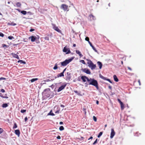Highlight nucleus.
<instances>
[{
    "label": "nucleus",
    "mask_w": 145,
    "mask_h": 145,
    "mask_svg": "<svg viewBox=\"0 0 145 145\" xmlns=\"http://www.w3.org/2000/svg\"><path fill=\"white\" fill-rule=\"evenodd\" d=\"M88 82L89 85H91L94 86L98 90L99 89L98 84L97 81L94 79H91L90 78L89 79V81Z\"/></svg>",
    "instance_id": "obj_1"
},
{
    "label": "nucleus",
    "mask_w": 145,
    "mask_h": 145,
    "mask_svg": "<svg viewBox=\"0 0 145 145\" xmlns=\"http://www.w3.org/2000/svg\"><path fill=\"white\" fill-rule=\"evenodd\" d=\"M86 60L88 61L87 64L88 66L91 68L92 70L94 69L96 67V65L94 64L92 62L90 59H87Z\"/></svg>",
    "instance_id": "obj_2"
},
{
    "label": "nucleus",
    "mask_w": 145,
    "mask_h": 145,
    "mask_svg": "<svg viewBox=\"0 0 145 145\" xmlns=\"http://www.w3.org/2000/svg\"><path fill=\"white\" fill-rule=\"evenodd\" d=\"M72 60V57H71L68 59H66L65 61L61 62V65L62 66H65L71 62Z\"/></svg>",
    "instance_id": "obj_3"
},
{
    "label": "nucleus",
    "mask_w": 145,
    "mask_h": 145,
    "mask_svg": "<svg viewBox=\"0 0 145 145\" xmlns=\"http://www.w3.org/2000/svg\"><path fill=\"white\" fill-rule=\"evenodd\" d=\"M66 86V84H63L61 85L57 89V91L59 92L62 90L64 89Z\"/></svg>",
    "instance_id": "obj_4"
},
{
    "label": "nucleus",
    "mask_w": 145,
    "mask_h": 145,
    "mask_svg": "<svg viewBox=\"0 0 145 145\" xmlns=\"http://www.w3.org/2000/svg\"><path fill=\"white\" fill-rule=\"evenodd\" d=\"M63 52L66 53V54H69L71 53V51L69 50V49L67 48L66 46H65L63 50Z\"/></svg>",
    "instance_id": "obj_5"
},
{
    "label": "nucleus",
    "mask_w": 145,
    "mask_h": 145,
    "mask_svg": "<svg viewBox=\"0 0 145 145\" xmlns=\"http://www.w3.org/2000/svg\"><path fill=\"white\" fill-rule=\"evenodd\" d=\"M81 79L82 80L83 82H85L86 81V79L88 82L89 81V79L88 77L85 76H82L81 77Z\"/></svg>",
    "instance_id": "obj_6"
},
{
    "label": "nucleus",
    "mask_w": 145,
    "mask_h": 145,
    "mask_svg": "<svg viewBox=\"0 0 145 145\" xmlns=\"http://www.w3.org/2000/svg\"><path fill=\"white\" fill-rule=\"evenodd\" d=\"M61 8L63 9L64 10H66L68 8V6L65 4H62L61 5Z\"/></svg>",
    "instance_id": "obj_7"
},
{
    "label": "nucleus",
    "mask_w": 145,
    "mask_h": 145,
    "mask_svg": "<svg viewBox=\"0 0 145 145\" xmlns=\"http://www.w3.org/2000/svg\"><path fill=\"white\" fill-rule=\"evenodd\" d=\"M115 134V133L113 129H111V133H110V138H112Z\"/></svg>",
    "instance_id": "obj_8"
},
{
    "label": "nucleus",
    "mask_w": 145,
    "mask_h": 145,
    "mask_svg": "<svg viewBox=\"0 0 145 145\" xmlns=\"http://www.w3.org/2000/svg\"><path fill=\"white\" fill-rule=\"evenodd\" d=\"M118 102L120 103V106H121V109L122 110H123L124 108V105L123 103L120 100V99H118Z\"/></svg>",
    "instance_id": "obj_9"
},
{
    "label": "nucleus",
    "mask_w": 145,
    "mask_h": 145,
    "mask_svg": "<svg viewBox=\"0 0 145 145\" xmlns=\"http://www.w3.org/2000/svg\"><path fill=\"white\" fill-rule=\"evenodd\" d=\"M82 71L86 73L87 74H91V72L89 69L85 68L82 69Z\"/></svg>",
    "instance_id": "obj_10"
},
{
    "label": "nucleus",
    "mask_w": 145,
    "mask_h": 145,
    "mask_svg": "<svg viewBox=\"0 0 145 145\" xmlns=\"http://www.w3.org/2000/svg\"><path fill=\"white\" fill-rule=\"evenodd\" d=\"M29 39H31V41L32 42H34L37 39V37L35 36H31L29 37Z\"/></svg>",
    "instance_id": "obj_11"
},
{
    "label": "nucleus",
    "mask_w": 145,
    "mask_h": 145,
    "mask_svg": "<svg viewBox=\"0 0 145 145\" xmlns=\"http://www.w3.org/2000/svg\"><path fill=\"white\" fill-rule=\"evenodd\" d=\"M100 77L102 79L105 80H106L109 82L110 83H112V82L110 81V80L109 79H107L106 78L103 76L101 75H100Z\"/></svg>",
    "instance_id": "obj_12"
},
{
    "label": "nucleus",
    "mask_w": 145,
    "mask_h": 145,
    "mask_svg": "<svg viewBox=\"0 0 145 145\" xmlns=\"http://www.w3.org/2000/svg\"><path fill=\"white\" fill-rule=\"evenodd\" d=\"M66 68H65L63 70V71L60 74H58L57 75V77H61V76H64V74H63V73H64V71L66 70Z\"/></svg>",
    "instance_id": "obj_13"
},
{
    "label": "nucleus",
    "mask_w": 145,
    "mask_h": 145,
    "mask_svg": "<svg viewBox=\"0 0 145 145\" xmlns=\"http://www.w3.org/2000/svg\"><path fill=\"white\" fill-rule=\"evenodd\" d=\"M11 54L13 57L19 59L20 58L17 54L14 53H12Z\"/></svg>",
    "instance_id": "obj_14"
},
{
    "label": "nucleus",
    "mask_w": 145,
    "mask_h": 145,
    "mask_svg": "<svg viewBox=\"0 0 145 145\" xmlns=\"http://www.w3.org/2000/svg\"><path fill=\"white\" fill-rule=\"evenodd\" d=\"M15 133L17 135L18 137H19L20 134V132L19 130L17 129L15 130Z\"/></svg>",
    "instance_id": "obj_15"
},
{
    "label": "nucleus",
    "mask_w": 145,
    "mask_h": 145,
    "mask_svg": "<svg viewBox=\"0 0 145 145\" xmlns=\"http://www.w3.org/2000/svg\"><path fill=\"white\" fill-rule=\"evenodd\" d=\"M54 29L60 33H62L61 31V30L59 29V28H54Z\"/></svg>",
    "instance_id": "obj_16"
},
{
    "label": "nucleus",
    "mask_w": 145,
    "mask_h": 145,
    "mask_svg": "<svg viewBox=\"0 0 145 145\" xmlns=\"http://www.w3.org/2000/svg\"><path fill=\"white\" fill-rule=\"evenodd\" d=\"M90 19L91 20H94L95 19V18L93 14H91L89 16Z\"/></svg>",
    "instance_id": "obj_17"
},
{
    "label": "nucleus",
    "mask_w": 145,
    "mask_h": 145,
    "mask_svg": "<svg viewBox=\"0 0 145 145\" xmlns=\"http://www.w3.org/2000/svg\"><path fill=\"white\" fill-rule=\"evenodd\" d=\"M76 53L77 54H78L79 56H80V57H81L83 56V55H82L80 52L79 50H76Z\"/></svg>",
    "instance_id": "obj_18"
},
{
    "label": "nucleus",
    "mask_w": 145,
    "mask_h": 145,
    "mask_svg": "<svg viewBox=\"0 0 145 145\" xmlns=\"http://www.w3.org/2000/svg\"><path fill=\"white\" fill-rule=\"evenodd\" d=\"M97 64L99 66V68L101 69L103 65L101 63L100 61H98L97 62Z\"/></svg>",
    "instance_id": "obj_19"
},
{
    "label": "nucleus",
    "mask_w": 145,
    "mask_h": 145,
    "mask_svg": "<svg viewBox=\"0 0 145 145\" xmlns=\"http://www.w3.org/2000/svg\"><path fill=\"white\" fill-rule=\"evenodd\" d=\"M114 79V80L116 82H118V79L117 78V76L116 75H114L113 76Z\"/></svg>",
    "instance_id": "obj_20"
},
{
    "label": "nucleus",
    "mask_w": 145,
    "mask_h": 145,
    "mask_svg": "<svg viewBox=\"0 0 145 145\" xmlns=\"http://www.w3.org/2000/svg\"><path fill=\"white\" fill-rule=\"evenodd\" d=\"M38 80V78H33L30 80V81L31 82H33Z\"/></svg>",
    "instance_id": "obj_21"
},
{
    "label": "nucleus",
    "mask_w": 145,
    "mask_h": 145,
    "mask_svg": "<svg viewBox=\"0 0 145 145\" xmlns=\"http://www.w3.org/2000/svg\"><path fill=\"white\" fill-rule=\"evenodd\" d=\"M18 63H20L21 64L23 63V64H25L26 62L25 61H24L22 60H19L18 61Z\"/></svg>",
    "instance_id": "obj_22"
},
{
    "label": "nucleus",
    "mask_w": 145,
    "mask_h": 145,
    "mask_svg": "<svg viewBox=\"0 0 145 145\" xmlns=\"http://www.w3.org/2000/svg\"><path fill=\"white\" fill-rule=\"evenodd\" d=\"M8 24L10 25L14 26L16 25V24L14 23H8Z\"/></svg>",
    "instance_id": "obj_23"
},
{
    "label": "nucleus",
    "mask_w": 145,
    "mask_h": 145,
    "mask_svg": "<svg viewBox=\"0 0 145 145\" xmlns=\"http://www.w3.org/2000/svg\"><path fill=\"white\" fill-rule=\"evenodd\" d=\"M64 128L62 126H60V127L59 128V130L61 131L63 130H64Z\"/></svg>",
    "instance_id": "obj_24"
},
{
    "label": "nucleus",
    "mask_w": 145,
    "mask_h": 145,
    "mask_svg": "<svg viewBox=\"0 0 145 145\" xmlns=\"http://www.w3.org/2000/svg\"><path fill=\"white\" fill-rule=\"evenodd\" d=\"M103 133L102 132H100L99 133V135H98L97 136V137L98 138H99L103 134Z\"/></svg>",
    "instance_id": "obj_25"
},
{
    "label": "nucleus",
    "mask_w": 145,
    "mask_h": 145,
    "mask_svg": "<svg viewBox=\"0 0 145 145\" xmlns=\"http://www.w3.org/2000/svg\"><path fill=\"white\" fill-rule=\"evenodd\" d=\"M57 68H58V67H57V64L56 63L55 64V65L54 67L53 68V69L54 70H56L57 69Z\"/></svg>",
    "instance_id": "obj_26"
},
{
    "label": "nucleus",
    "mask_w": 145,
    "mask_h": 145,
    "mask_svg": "<svg viewBox=\"0 0 145 145\" xmlns=\"http://www.w3.org/2000/svg\"><path fill=\"white\" fill-rule=\"evenodd\" d=\"M8 105L7 103H5L3 105L2 107H6L8 106Z\"/></svg>",
    "instance_id": "obj_27"
},
{
    "label": "nucleus",
    "mask_w": 145,
    "mask_h": 145,
    "mask_svg": "<svg viewBox=\"0 0 145 145\" xmlns=\"http://www.w3.org/2000/svg\"><path fill=\"white\" fill-rule=\"evenodd\" d=\"M16 5L18 7H20L21 6V4L20 3L18 2L16 3Z\"/></svg>",
    "instance_id": "obj_28"
},
{
    "label": "nucleus",
    "mask_w": 145,
    "mask_h": 145,
    "mask_svg": "<svg viewBox=\"0 0 145 145\" xmlns=\"http://www.w3.org/2000/svg\"><path fill=\"white\" fill-rule=\"evenodd\" d=\"M17 127V126L16 125V123H14V126L13 127V129H15Z\"/></svg>",
    "instance_id": "obj_29"
},
{
    "label": "nucleus",
    "mask_w": 145,
    "mask_h": 145,
    "mask_svg": "<svg viewBox=\"0 0 145 145\" xmlns=\"http://www.w3.org/2000/svg\"><path fill=\"white\" fill-rule=\"evenodd\" d=\"M93 50L95 52H97V51L95 48L93 46H92L91 47Z\"/></svg>",
    "instance_id": "obj_30"
},
{
    "label": "nucleus",
    "mask_w": 145,
    "mask_h": 145,
    "mask_svg": "<svg viewBox=\"0 0 145 145\" xmlns=\"http://www.w3.org/2000/svg\"><path fill=\"white\" fill-rule=\"evenodd\" d=\"M21 13L22 14H24V15H25V14H26V12L25 11H24V10H23V11H22L21 12Z\"/></svg>",
    "instance_id": "obj_31"
},
{
    "label": "nucleus",
    "mask_w": 145,
    "mask_h": 145,
    "mask_svg": "<svg viewBox=\"0 0 145 145\" xmlns=\"http://www.w3.org/2000/svg\"><path fill=\"white\" fill-rule=\"evenodd\" d=\"M8 38L10 40H12L13 39H14V38L13 36H8Z\"/></svg>",
    "instance_id": "obj_32"
},
{
    "label": "nucleus",
    "mask_w": 145,
    "mask_h": 145,
    "mask_svg": "<svg viewBox=\"0 0 145 145\" xmlns=\"http://www.w3.org/2000/svg\"><path fill=\"white\" fill-rule=\"evenodd\" d=\"M80 62L81 63H82L83 64H85L86 63L84 60H81L80 61Z\"/></svg>",
    "instance_id": "obj_33"
},
{
    "label": "nucleus",
    "mask_w": 145,
    "mask_h": 145,
    "mask_svg": "<svg viewBox=\"0 0 145 145\" xmlns=\"http://www.w3.org/2000/svg\"><path fill=\"white\" fill-rule=\"evenodd\" d=\"M26 112V110H23L22 109L21 110L20 112L22 113H24Z\"/></svg>",
    "instance_id": "obj_34"
},
{
    "label": "nucleus",
    "mask_w": 145,
    "mask_h": 145,
    "mask_svg": "<svg viewBox=\"0 0 145 145\" xmlns=\"http://www.w3.org/2000/svg\"><path fill=\"white\" fill-rule=\"evenodd\" d=\"M93 120L95 121H97V118H96V117H95V116H93Z\"/></svg>",
    "instance_id": "obj_35"
},
{
    "label": "nucleus",
    "mask_w": 145,
    "mask_h": 145,
    "mask_svg": "<svg viewBox=\"0 0 145 145\" xmlns=\"http://www.w3.org/2000/svg\"><path fill=\"white\" fill-rule=\"evenodd\" d=\"M85 40H86V41H87L88 42H89L90 41H89V38L88 37H86V38H85Z\"/></svg>",
    "instance_id": "obj_36"
},
{
    "label": "nucleus",
    "mask_w": 145,
    "mask_h": 145,
    "mask_svg": "<svg viewBox=\"0 0 145 145\" xmlns=\"http://www.w3.org/2000/svg\"><path fill=\"white\" fill-rule=\"evenodd\" d=\"M3 129L2 128H0V134H1L3 132Z\"/></svg>",
    "instance_id": "obj_37"
},
{
    "label": "nucleus",
    "mask_w": 145,
    "mask_h": 145,
    "mask_svg": "<svg viewBox=\"0 0 145 145\" xmlns=\"http://www.w3.org/2000/svg\"><path fill=\"white\" fill-rule=\"evenodd\" d=\"M4 34L0 32V36L2 37H4Z\"/></svg>",
    "instance_id": "obj_38"
},
{
    "label": "nucleus",
    "mask_w": 145,
    "mask_h": 145,
    "mask_svg": "<svg viewBox=\"0 0 145 145\" xmlns=\"http://www.w3.org/2000/svg\"><path fill=\"white\" fill-rule=\"evenodd\" d=\"M2 80H6V78L4 77H1L0 78V81Z\"/></svg>",
    "instance_id": "obj_39"
},
{
    "label": "nucleus",
    "mask_w": 145,
    "mask_h": 145,
    "mask_svg": "<svg viewBox=\"0 0 145 145\" xmlns=\"http://www.w3.org/2000/svg\"><path fill=\"white\" fill-rule=\"evenodd\" d=\"M97 139H96V140L94 142H93V145H94L96 143H97Z\"/></svg>",
    "instance_id": "obj_40"
},
{
    "label": "nucleus",
    "mask_w": 145,
    "mask_h": 145,
    "mask_svg": "<svg viewBox=\"0 0 145 145\" xmlns=\"http://www.w3.org/2000/svg\"><path fill=\"white\" fill-rule=\"evenodd\" d=\"M28 118L27 117H26L25 118L24 120L25 122H26Z\"/></svg>",
    "instance_id": "obj_41"
},
{
    "label": "nucleus",
    "mask_w": 145,
    "mask_h": 145,
    "mask_svg": "<svg viewBox=\"0 0 145 145\" xmlns=\"http://www.w3.org/2000/svg\"><path fill=\"white\" fill-rule=\"evenodd\" d=\"M88 43L91 47L93 46L90 41Z\"/></svg>",
    "instance_id": "obj_42"
},
{
    "label": "nucleus",
    "mask_w": 145,
    "mask_h": 145,
    "mask_svg": "<svg viewBox=\"0 0 145 145\" xmlns=\"http://www.w3.org/2000/svg\"><path fill=\"white\" fill-rule=\"evenodd\" d=\"M1 91L2 93H4L5 92V90L3 89H1Z\"/></svg>",
    "instance_id": "obj_43"
},
{
    "label": "nucleus",
    "mask_w": 145,
    "mask_h": 145,
    "mask_svg": "<svg viewBox=\"0 0 145 145\" xmlns=\"http://www.w3.org/2000/svg\"><path fill=\"white\" fill-rule=\"evenodd\" d=\"M61 137L60 136H58L57 137V138L58 139H61Z\"/></svg>",
    "instance_id": "obj_44"
},
{
    "label": "nucleus",
    "mask_w": 145,
    "mask_h": 145,
    "mask_svg": "<svg viewBox=\"0 0 145 145\" xmlns=\"http://www.w3.org/2000/svg\"><path fill=\"white\" fill-rule=\"evenodd\" d=\"M127 68H128V69L129 70H130V71H132V69H131V68H130V67H127Z\"/></svg>",
    "instance_id": "obj_45"
},
{
    "label": "nucleus",
    "mask_w": 145,
    "mask_h": 145,
    "mask_svg": "<svg viewBox=\"0 0 145 145\" xmlns=\"http://www.w3.org/2000/svg\"><path fill=\"white\" fill-rule=\"evenodd\" d=\"M35 30V29H31L30 30V32H32L34 31Z\"/></svg>",
    "instance_id": "obj_46"
},
{
    "label": "nucleus",
    "mask_w": 145,
    "mask_h": 145,
    "mask_svg": "<svg viewBox=\"0 0 145 145\" xmlns=\"http://www.w3.org/2000/svg\"><path fill=\"white\" fill-rule=\"evenodd\" d=\"M93 138V137L92 136H91L88 139V140H89L90 139H92Z\"/></svg>",
    "instance_id": "obj_47"
},
{
    "label": "nucleus",
    "mask_w": 145,
    "mask_h": 145,
    "mask_svg": "<svg viewBox=\"0 0 145 145\" xmlns=\"http://www.w3.org/2000/svg\"><path fill=\"white\" fill-rule=\"evenodd\" d=\"M138 82L139 83V85H140L141 83H140V80H138Z\"/></svg>",
    "instance_id": "obj_48"
},
{
    "label": "nucleus",
    "mask_w": 145,
    "mask_h": 145,
    "mask_svg": "<svg viewBox=\"0 0 145 145\" xmlns=\"http://www.w3.org/2000/svg\"><path fill=\"white\" fill-rule=\"evenodd\" d=\"M63 124V123L62 121H60L59 122V124H60V125H62V124Z\"/></svg>",
    "instance_id": "obj_49"
},
{
    "label": "nucleus",
    "mask_w": 145,
    "mask_h": 145,
    "mask_svg": "<svg viewBox=\"0 0 145 145\" xmlns=\"http://www.w3.org/2000/svg\"><path fill=\"white\" fill-rule=\"evenodd\" d=\"M67 75L68 76H69L70 75V73H69V72H67Z\"/></svg>",
    "instance_id": "obj_50"
},
{
    "label": "nucleus",
    "mask_w": 145,
    "mask_h": 145,
    "mask_svg": "<svg viewBox=\"0 0 145 145\" xmlns=\"http://www.w3.org/2000/svg\"><path fill=\"white\" fill-rule=\"evenodd\" d=\"M99 102L98 101H96V104H97V105H98L99 104Z\"/></svg>",
    "instance_id": "obj_51"
},
{
    "label": "nucleus",
    "mask_w": 145,
    "mask_h": 145,
    "mask_svg": "<svg viewBox=\"0 0 145 145\" xmlns=\"http://www.w3.org/2000/svg\"><path fill=\"white\" fill-rule=\"evenodd\" d=\"M60 106L62 107H64V106L63 105H61Z\"/></svg>",
    "instance_id": "obj_52"
},
{
    "label": "nucleus",
    "mask_w": 145,
    "mask_h": 145,
    "mask_svg": "<svg viewBox=\"0 0 145 145\" xmlns=\"http://www.w3.org/2000/svg\"><path fill=\"white\" fill-rule=\"evenodd\" d=\"M50 115H52V116H54V114L53 113L51 114H50Z\"/></svg>",
    "instance_id": "obj_53"
},
{
    "label": "nucleus",
    "mask_w": 145,
    "mask_h": 145,
    "mask_svg": "<svg viewBox=\"0 0 145 145\" xmlns=\"http://www.w3.org/2000/svg\"><path fill=\"white\" fill-rule=\"evenodd\" d=\"M81 138L82 139V140H84V137H81Z\"/></svg>",
    "instance_id": "obj_54"
},
{
    "label": "nucleus",
    "mask_w": 145,
    "mask_h": 145,
    "mask_svg": "<svg viewBox=\"0 0 145 145\" xmlns=\"http://www.w3.org/2000/svg\"><path fill=\"white\" fill-rule=\"evenodd\" d=\"M108 88L109 89H112V87H111V86H109Z\"/></svg>",
    "instance_id": "obj_55"
},
{
    "label": "nucleus",
    "mask_w": 145,
    "mask_h": 145,
    "mask_svg": "<svg viewBox=\"0 0 145 145\" xmlns=\"http://www.w3.org/2000/svg\"><path fill=\"white\" fill-rule=\"evenodd\" d=\"M76 46V45L75 44H73V46L75 47Z\"/></svg>",
    "instance_id": "obj_56"
},
{
    "label": "nucleus",
    "mask_w": 145,
    "mask_h": 145,
    "mask_svg": "<svg viewBox=\"0 0 145 145\" xmlns=\"http://www.w3.org/2000/svg\"><path fill=\"white\" fill-rule=\"evenodd\" d=\"M84 110L85 111V114H86V109H84Z\"/></svg>",
    "instance_id": "obj_57"
},
{
    "label": "nucleus",
    "mask_w": 145,
    "mask_h": 145,
    "mask_svg": "<svg viewBox=\"0 0 145 145\" xmlns=\"http://www.w3.org/2000/svg\"><path fill=\"white\" fill-rule=\"evenodd\" d=\"M121 63L122 64V65L123 64V61H121Z\"/></svg>",
    "instance_id": "obj_58"
},
{
    "label": "nucleus",
    "mask_w": 145,
    "mask_h": 145,
    "mask_svg": "<svg viewBox=\"0 0 145 145\" xmlns=\"http://www.w3.org/2000/svg\"><path fill=\"white\" fill-rule=\"evenodd\" d=\"M108 5L110 7V3H109L108 4Z\"/></svg>",
    "instance_id": "obj_59"
},
{
    "label": "nucleus",
    "mask_w": 145,
    "mask_h": 145,
    "mask_svg": "<svg viewBox=\"0 0 145 145\" xmlns=\"http://www.w3.org/2000/svg\"><path fill=\"white\" fill-rule=\"evenodd\" d=\"M46 38H47V39H46V38H45V39H47V40H49V39L48 38V37H46Z\"/></svg>",
    "instance_id": "obj_60"
},
{
    "label": "nucleus",
    "mask_w": 145,
    "mask_h": 145,
    "mask_svg": "<svg viewBox=\"0 0 145 145\" xmlns=\"http://www.w3.org/2000/svg\"><path fill=\"white\" fill-rule=\"evenodd\" d=\"M6 46V45L5 44H4V45H3V47H4L5 46Z\"/></svg>",
    "instance_id": "obj_61"
},
{
    "label": "nucleus",
    "mask_w": 145,
    "mask_h": 145,
    "mask_svg": "<svg viewBox=\"0 0 145 145\" xmlns=\"http://www.w3.org/2000/svg\"><path fill=\"white\" fill-rule=\"evenodd\" d=\"M74 91L75 92V93H76L77 92V91Z\"/></svg>",
    "instance_id": "obj_62"
},
{
    "label": "nucleus",
    "mask_w": 145,
    "mask_h": 145,
    "mask_svg": "<svg viewBox=\"0 0 145 145\" xmlns=\"http://www.w3.org/2000/svg\"><path fill=\"white\" fill-rule=\"evenodd\" d=\"M99 0H97V2H99Z\"/></svg>",
    "instance_id": "obj_63"
},
{
    "label": "nucleus",
    "mask_w": 145,
    "mask_h": 145,
    "mask_svg": "<svg viewBox=\"0 0 145 145\" xmlns=\"http://www.w3.org/2000/svg\"><path fill=\"white\" fill-rule=\"evenodd\" d=\"M106 126H107V125H106H106H105V127H106Z\"/></svg>",
    "instance_id": "obj_64"
}]
</instances>
